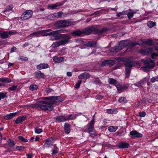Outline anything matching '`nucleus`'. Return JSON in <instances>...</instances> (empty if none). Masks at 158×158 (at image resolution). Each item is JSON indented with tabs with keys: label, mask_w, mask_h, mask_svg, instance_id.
Segmentation results:
<instances>
[{
	"label": "nucleus",
	"mask_w": 158,
	"mask_h": 158,
	"mask_svg": "<svg viewBox=\"0 0 158 158\" xmlns=\"http://www.w3.org/2000/svg\"><path fill=\"white\" fill-rule=\"evenodd\" d=\"M63 32L62 30H58L50 32V36H51L49 40L52 41L58 40L53 43L51 47L53 48L64 46L70 42L71 39L70 35L68 34H62Z\"/></svg>",
	"instance_id": "f257e3e1"
},
{
	"label": "nucleus",
	"mask_w": 158,
	"mask_h": 158,
	"mask_svg": "<svg viewBox=\"0 0 158 158\" xmlns=\"http://www.w3.org/2000/svg\"><path fill=\"white\" fill-rule=\"evenodd\" d=\"M44 99L47 101H40L38 103L39 107L43 110L51 111L53 109V104L63 101V99L60 96H51L45 97Z\"/></svg>",
	"instance_id": "f03ea898"
},
{
	"label": "nucleus",
	"mask_w": 158,
	"mask_h": 158,
	"mask_svg": "<svg viewBox=\"0 0 158 158\" xmlns=\"http://www.w3.org/2000/svg\"><path fill=\"white\" fill-rule=\"evenodd\" d=\"M141 61L143 63L144 65H146L141 67L140 69L144 72L147 71L155 66V63L153 62L154 60H152L150 58H147L146 60L143 59H141Z\"/></svg>",
	"instance_id": "7ed1b4c3"
},
{
	"label": "nucleus",
	"mask_w": 158,
	"mask_h": 158,
	"mask_svg": "<svg viewBox=\"0 0 158 158\" xmlns=\"http://www.w3.org/2000/svg\"><path fill=\"white\" fill-rule=\"evenodd\" d=\"M57 23L61 28L66 27L71 25L70 19L60 20L57 22Z\"/></svg>",
	"instance_id": "20e7f679"
},
{
	"label": "nucleus",
	"mask_w": 158,
	"mask_h": 158,
	"mask_svg": "<svg viewBox=\"0 0 158 158\" xmlns=\"http://www.w3.org/2000/svg\"><path fill=\"white\" fill-rule=\"evenodd\" d=\"M33 14V12L31 10H27L22 15L21 18L23 20H27L30 18Z\"/></svg>",
	"instance_id": "39448f33"
},
{
	"label": "nucleus",
	"mask_w": 158,
	"mask_h": 158,
	"mask_svg": "<svg viewBox=\"0 0 158 158\" xmlns=\"http://www.w3.org/2000/svg\"><path fill=\"white\" fill-rule=\"evenodd\" d=\"M139 62L136 61H131L124 63V65L125 68L127 67L131 69L133 66H135L139 65Z\"/></svg>",
	"instance_id": "423d86ee"
},
{
	"label": "nucleus",
	"mask_w": 158,
	"mask_h": 158,
	"mask_svg": "<svg viewBox=\"0 0 158 158\" xmlns=\"http://www.w3.org/2000/svg\"><path fill=\"white\" fill-rule=\"evenodd\" d=\"M54 139L52 137L48 138L45 140L44 147L46 148H49L53 145Z\"/></svg>",
	"instance_id": "0eeeda50"
},
{
	"label": "nucleus",
	"mask_w": 158,
	"mask_h": 158,
	"mask_svg": "<svg viewBox=\"0 0 158 158\" xmlns=\"http://www.w3.org/2000/svg\"><path fill=\"white\" fill-rule=\"evenodd\" d=\"M95 123L90 122L87 125L85 126L83 128V130L85 132H87L88 131L94 129V125Z\"/></svg>",
	"instance_id": "6e6552de"
},
{
	"label": "nucleus",
	"mask_w": 158,
	"mask_h": 158,
	"mask_svg": "<svg viewBox=\"0 0 158 158\" xmlns=\"http://www.w3.org/2000/svg\"><path fill=\"white\" fill-rule=\"evenodd\" d=\"M153 51V48L152 47H149L148 48L139 50V53L143 55H148L149 53L152 52Z\"/></svg>",
	"instance_id": "1a4fd4ad"
},
{
	"label": "nucleus",
	"mask_w": 158,
	"mask_h": 158,
	"mask_svg": "<svg viewBox=\"0 0 158 158\" xmlns=\"http://www.w3.org/2000/svg\"><path fill=\"white\" fill-rule=\"evenodd\" d=\"M130 135H131L132 138H141L143 137L142 134L139 133L136 130H134L131 131L130 132Z\"/></svg>",
	"instance_id": "9d476101"
},
{
	"label": "nucleus",
	"mask_w": 158,
	"mask_h": 158,
	"mask_svg": "<svg viewBox=\"0 0 158 158\" xmlns=\"http://www.w3.org/2000/svg\"><path fill=\"white\" fill-rule=\"evenodd\" d=\"M81 114L82 113H79L76 114H71L68 115H67L65 116L66 119V121L69 120H73L75 119L76 118V117H77Z\"/></svg>",
	"instance_id": "9b49d317"
},
{
	"label": "nucleus",
	"mask_w": 158,
	"mask_h": 158,
	"mask_svg": "<svg viewBox=\"0 0 158 158\" xmlns=\"http://www.w3.org/2000/svg\"><path fill=\"white\" fill-rule=\"evenodd\" d=\"M84 45L89 47H95L97 45V42L96 41H87L84 43Z\"/></svg>",
	"instance_id": "f8f14e48"
},
{
	"label": "nucleus",
	"mask_w": 158,
	"mask_h": 158,
	"mask_svg": "<svg viewBox=\"0 0 158 158\" xmlns=\"http://www.w3.org/2000/svg\"><path fill=\"white\" fill-rule=\"evenodd\" d=\"M128 42L126 40H122L118 43V46L120 50L123 49L124 48L128 46Z\"/></svg>",
	"instance_id": "ddd939ff"
},
{
	"label": "nucleus",
	"mask_w": 158,
	"mask_h": 158,
	"mask_svg": "<svg viewBox=\"0 0 158 158\" xmlns=\"http://www.w3.org/2000/svg\"><path fill=\"white\" fill-rule=\"evenodd\" d=\"M56 122H63L66 121V116L60 115L55 117L54 118Z\"/></svg>",
	"instance_id": "4468645a"
},
{
	"label": "nucleus",
	"mask_w": 158,
	"mask_h": 158,
	"mask_svg": "<svg viewBox=\"0 0 158 158\" xmlns=\"http://www.w3.org/2000/svg\"><path fill=\"white\" fill-rule=\"evenodd\" d=\"M64 3L62 2H57L52 5H48V8L51 10H53L57 8L58 6H62Z\"/></svg>",
	"instance_id": "2eb2a0df"
},
{
	"label": "nucleus",
	"mask_w": 158,
	"mask_h": 158,
	"mask_svg": "<svg viewBox=\"0 0 158 158\" xmlns=\"http://www.w3.org/2000/svg\"><path fill=\"white\" fill-rule=\"evenodd\" d=\"M117 146L120 148H127L129 147L130 145L128 143L122 142L118 143Z\"/></svg>",
	"instance_id": "dca6fc26"
},
{
	"label": "nucleus",
	"mask_w": 158,
	"mask_h": 158,
	"mask_svg": "<svg viewBox=\"0 0 158 158\" xmlns=\"http://www.w3.org/2000/svg\"><path fill=\"white\" fill-rule=\"evenodd\" d=\"M90 75L86 73H84L79 75L78 76V78L80 79H84L87 80L90 78Z\"/></svg>",
	"instance_id": "f3484780"
},
{
	"label": "nucleus",
	"mask_w": 158,
	"mask_h": 158,
	"mask_svg": "<svg viewBox=\"0 0 158 158\" xmlns=\"http://www.w3.org/2000/svg\"><path fill=\"white\" fill-rule=\"evenodd\" d=\"M64 130L66 134H69L71 131L70 124L68 123H65L64 124Z\"/></svg>",
	"instance_id": "a211bd4d"
},
{
	"label": "nucleus",
	"mask_w": 158,
	"mask_h": 158,
	"mask_svg": "<svg viewBox=\"0 0 158 158\" xmlns=\"http://www.w3.org/2000/svg\"><path fill=\"white\" fill-rule=\"evenodd\" d=\"M64 60V57H58L55 56L53 58V60L55 63H60L63 61Z\"/></svg>",
	"instance_id": "6ab92c4d"
},
{
	"label": "nucleus",
	"mask_w": 158,
	"mask_h": 158,
	"mask_svg": "<svg viewBox=\"0 0 158 158\" xmlns=\"http://www.w3.org/2000/svg\"><path fill=\"white\" fill-rule=\"evenodd\" d=\"M138 11V10H134L131 9L128 10L127 14L128 18L129 19L132 18L133 17L134 15L136 13V11Z\"/></svg>",
	"instance_id": "aec40b11"
},
{
	"label": "nucleus",
	"mask_w": 158,
	"mask_h": 158,
	"mask_svg": "<svg viewBox=\"0 0 158 158\" xmlns=\"http://www.w3.org/2000/svg\"><path fill=\"white\" fill-rule=\"evenodd\" d=\"M48 67L49 65L47 63H40L36 66L37 69L39 70L45 69Z\"/></svg>",
	"instance_id": "412c9836"
},
{
	"label": "nucleus",
	"mask_w": 158,
	"mask_h": 158,
	"mask_svg": "<svg viewBox=\"0 0 158 158\" xmlns=\"http://www.w3.org/2000/svg\"><path fill=\"white\" fill-rule=\"evenodd\" d=\"M114 64V60H106L103 61L102 64V66H105L106 65L110 64L113 65Z\"/></svg>",
	"instance_id": "4be33fe9"
},
{
	"label": "nucleus",
	"mask_w": 158,
	"mask_h": 158,
	"mask_svg": "<svg viewBox=\"0 0 158 158\" xmlns=\"http://www.w3.org/2000/svg\"><path fill=\"white\" fill-rule=\"evenodd\" d=\"M51 29H48L46 30H42L40 31V35H41L42 36H47L48 35L50 36V32H49L51 31Z\"/></svg>",
	"instance_id": "5701e85b"
},
{
	"label": "nucleus",
	"mask_w": 158,
	"mask_h": 158,
	"mask_svg": "<svg viewBox=\"0 0 158 158\" xmlns=\"http://www.w3.org/2000/svg\"><path fill=\"white\" fill-rule=\"evenodd\" d=\"M72 35L73 36H78L84 35L83 30H77L73 31L72 33Z\"/></svg>",
	"instance_id": "b1692460"
},
{
	"label": "nucleus",
	"mask_w": 158,
	"mask_h": 158,
	"mask_svg": "<svg viewBox=\"0 0 158 158\" xmlns=\"http://www.w3.org/2000/svg\"><path fill=\"white\" fill-rule=\"evenodd\" d=\"M17 112L10 113L7 114L4 117V118L6 120L10 119L12 118L17 115Z\"/></svg>",
	"instance_id": "393cba45"
},
{
	"label": "nucleus",
	"mask_w": 158,
	"mask_h": 158,
	"mask_svg": "<svg viewBox=\"0 0 158 158\" xmlns=\"http://www.w3.org/2000/svg\"><path fill=\"white\" fill-rule=\"evenodd\" d=\"M26 118V117L24 116H21L19 117L15 121L16 124H19L24 121Z\"/></svg>",
	"instance_id": "a878e982"
},
{
	"label": "nucleus",
	"mask_w": 158,
	"mask_h": 158,
	"mask_svg": "<svg viewBox=\"0 0 158 158\" xmlns=\"http://www.w3.org/2000/svg\"><path fill=\"white\" fill-rule=\"evenodd\" d=\"M35 77L38 78H42L44 77V73H42L40 71L35 72Z\"/></svg>",
	"instance_id": "bb28decb"
},
{
	"label": "nucleus",
	"mask_w": 158,
	"mask_h": 158,
	"mask_svg": "<svg viewBox=\"0 0 158 158\" xmlns=\"http://www.w3.org/2000/svg\"><path fill=\"white\" fill-rule=\"evenodd\" d=\"M143 42L147 45L151 46L155 44V42L152 40L149 39L144 40Z\"/></svg>",
	"instance_id": "cd10ccee"
},
{
	"label": "nucleus",
	"mask_w": 158,
	"mask_h": 158,
	"mask_svg": "<svg viewBox=\"0 0 158 158\" xmlns=\"http://www.w3.org/2000/svg\"><path fill=\"white\" fill-rule=\"evenodd\" d=\"M91 33H94L96 34H99V30H98L97 27L95 26H92L90 27Z\"/></svg>",
	"instance_id": "c85d7f7f"
},
{
	"label": "nucleus",
	"mask_w": 158,
	"mask_h": 158,
	"mask_svg": "<svg viewBox=\"0 0 158 158\" xmlns=\"http://www.w3.org/2000/svg\"><path fill=\"white\" fill-rule=\"evenodd\" d=\"M82 30L84 35H89L91 33V30L90 27L86 28Z\"/></svg>",
	"instance_id": "c756f323"
},
{
	"label": "nucleus",
	"mask_w": 158,
	"mask_h": 158,
	"mask_svg": "<svg viewBox=\"0 0 158 158\" xmlns=\"http://www.w3.org/2000/svg\"><path fill=\"white\" fill-rule=\"evenodd\" d=\"M0 36L2 39H6L8 38L9 35L8 31H4L2 32H0Z\"/></svg>",
	"instance_id": "7c9ffc66"
},
{
	"label": "nucleus",
	"mask_w": 158,
	"mask_h": 158,
	"mask_svg": "<svg viewBox=\"0 0 158 158\" xmlns=\"http://www.w3.org/2000/svg\"><path fill=\"white\" fill-rule=\"evenodd\" d=\"M11 81V80L8 78L2 77L0 78V82H2L5 83H10Z\"/></svg>",
	"instance_id": "2f4dec72"
},
{
	"label": "nucleus",
	"mask_w": 158,
	"mask_h": 158,
	"mask_svg": "<svg viewBox=\"0 0 158 158\" xmlns=\"http://www.w3.org/2000/svg\"><path fill=\"white\" fill-rule=\"evenodd\" d=\"M8 145L10 148H13L16 144V142H15L13 140L9 139L7 142Z\"/></svg>",
	"instance_id": "473e14b6"
},
{
	"label": "nucleus",
	"mask_w": 158,
	"mask_h": 158,
	"mask_svg": "<svg viewBox=\"0 0 158 158\" xmlns=\"http://www.w3.org/2000/svg\"><path fill=\"white\" fill-rule=\"evenodd\" d=\"M110 50L112 52H118L121 50L118 46H115L110 48Z\"/></svg>",
	"instance_id": "72a5a7b5"
},
{
	"label": "nucleus",
	"mask_w": 158,
	"mask_h": 158,
	"mask_svg": "<svg viewBox=\"0 0 158 158\" xmlns=\"http://www.w3.org/2000/svg\"><path fill=\"white\" fill-rule=\"evenodd\" d=\"M108 82L110 84H113L115 86L118 83L116 80L111 78L108 79Z\"/></svg>",
	"instance_id": "f704fd0d"
},
{
	"label": "nucleus",
	"mask_w": 158,
	"mask_h": 158,
	"mask_svg": "<svg viewBox=\"0 0 158 158\" xmlns=\"http://www.w3.org/2000/svg\"><path fill=\"white\" fill-rule=\"evenodd\" d=\"M106 112L109 114H115L117 113V111L116 109H109L106 110Z\"/></svg>",
	"instance_id": "c9c22d12"
},
{
	"label": "nucleus",
	"mask_w": 158,
	"mask_h": 158,
	"mask_svg": "<svg viewBox=\"0 0 158 158\" xmlns=\"http://www.w3.org/2000/svg\"><path fill=\"white\" fill-rule=\"evenodd\" d=\"M115 86L116 87L119 93H120L123 91V90L122 87V85H120L119 83L116 85Z\"/></svg>",
	"instance_id": "e433bc0d"
},
{
	"label": "nucleus",
	"mask_w": 158,
	"mask_h": 158,
	"mask_svg": "<svg viewBox=\"0 0 158 158\" xmlns=\"http://www.w3.org/2000/svg\"><path fill=\"white\" fill-rule=\"evenodd\" d=\"M110 29L109 28L103 27L99 30V34L102 33H107L109 31Z\"/></svg>",
	"instance_id": "4c0bfd02"
},
{
	"label": "nucleus",
	"mask_w": 158,
	"mask_h": 158,
	"mask_svg": "<svg viewBox=\"0 0 158 158\" xmlns=\"http://www.w3.org/2000/svg\"><path fill=\"white\" fill-rule=\"evenodd\" d=\"M125 77L126 78H128L129 77V75L131 73V69L130 68L126 67L125 68Z\"/></svg>",
	"instance_id": "58836bf2"
},
{
	"label": "nucleus",
	"mask_w": 158,
	"mask_h": 158,
	"mask_svg": "<svg viewBox=\"0 0 158 158\" xmlns=\"http://www.w3.org/2000/svg\"><path fill=\"white\" fill-rule=\"evenodd\" d=\"M93 80L94 81V83L95 84L98 85L101 84V82L98 77H93Z\"/></svg>",
	"instance_id": "ea45409f"
},
{
	"label": "nucleus",
	"mask_w": 158,
	"mask_h": 158,
	"mask_svg": "<svg viewBox=\"0 0 158 158\" xmlns=\"http://www.w3.org/2000/svg\"><path fill=\"white\" fill-rule=\"evenodd\" d=\"M156 23L155 22L153 21H148L147 23L148 26L150 28H152L154 26H156Z\"/></svg>",
	"instance_id": "a19ab883"
},
{
	"label": "nucleus",
	"mask_w": 158,
	"mask_h": 158,
	"mask_svg": "<svg viewBox=\"0 0 158 158\" xmlns=\"http://www.w3.org/2000/svg\"><path fill=\"white\" fill-rule=\"evenodd\" d=\"M144 83V81L143 80H141L139 82H136L134 84V85L138 87L141 86Z\"/></svg>",
	"instance_id": "79ce46f5"
},
{
	"label": "nucleus",
	"mask_w": 158,
	"mask_h": 158,
	"mask_svg": "<svg viewBox=\"0 0 158 158\" xmlns=\"http://www.w3.org/2000/svg\"><path fill=\"white\" fill-rule=\"evenodd\" d=\"M87 132L89 134L90 136L91 137L94 138L96 135V131L94 129L88 131Z\"/></svg>",
	"instance_id": "37998d69"
},
{
	"label": "nucleus",
	"mask_w": 158,
	"mask_h": 158,
	"mask_svg": "<svg viewBox=\"0 0 158 158\" xmlns=\"http://www.w3.org/2000/svg\"><path fill=\"white\" fill-rule=\"evenodd\" d=\"M29 88L31 90H35L38 88L37 85L35 84H32L30 85Z\"/></svg>",
	"instance_id": "c03bdc74"
},
{
	"label": "nucleus",
	"mask_w": 158,
	"mask_h": 158,
	"mask_svg": "<svg viewBox=\"0 0 158 158\" xmlns=\"http://www.w3.org/2000/svg\"><path fill=\"white\" fill-rule=\"evenodd\" d=\"M7 93L3 92L0 93V101L1 99H4L5 97H7L6 96Z\"/></svg>",
	"instance_id": "a18cd8bd"
},
{
	"label": "nucleus",
	"mask_w": 158,
	"mask_h": 158,
	"mask_svg": "<svg viewBox=\"0 0 158 158\" xmlns=\"http://www.w3.org/2000/svg\"><path fill=\"white\" fill-rule=\"evenodd\" d=\"M66 49V48L63 47L59 50V52H60L61 55H65L66 54V52L65 51Z\"/></svg>",
	"instance_id": "49530a36"
},
{
	"label": "nucleus",
	"mask_w": 158,
	"mask_h": 158,
	"mask_svg": "<svg viewBox=\"0 0 158 158\" xmlns=\"http://www.w3.org/2000/svg\"><path fill=\"white\" fill-rule=\"evenodd\" d=\"M55 14H51L48 15L47 16V19H48L51 20H53L54 19L55 16Z\"/></svg>",
	"instance_id": "de8ad7c7"
},
{
	"label": "nucleus",
	"mask_w": 158,
	"mask_h": 158,
	"mask_svg": "<svg viewBox=\"0 0 158 158\" xmlns=\"http://www.w3.org/2000/svg\"><path fill=\"white\" fill-rule=\"evenodd\" d=\"M55 17L58 18L61 17L63 13L62 11H60L56 13H55Z\"/></svg>",
	"instance_id": "09e8293b"
},
{
	"label": "nucleus",
	"mask_w": 158,
	"mask_h": 158,
	"mask_svg": "<svg viewBox=\"0 0 158 158\" xmlns=\"http://www.w3.org/2000/svg\"><path fill=\"white\" fill-rule=\"evenodd\" d=\"M18 138L23 142H27L28 141L27 139L23 137L22 136H19L18 137Z\"/></svg>",
	"instance_id": "8fccbe9b"
},
{
	"label": "nucleus",
	"mask_w": 158,
	"mask_h": 158,
	"mask_svg": "<svg viewBox=\"0 0 158 158\" xmlns=\"http://www.w3.org/2000/svg\"><path fill=\"white\" fill-rule=\"evenodd\" d=\"M43 131V130L41 128H35V132L36 133L40 134Z\"/></svg>",
	"instance_id": "3c124183"
},
{
	"label": "nucleus",
	"mask_w": 158,
	"mask_h": 158,
	"mask_svg": "<svg viewBox=\"0 0 158 158\" xmlns=\"http://www.w3.org/2000/svg\"><path fill=\"white\" fill-rule=\"evenodd\" d=\"M116 129L113 126H110L108 127V130L111 132H114Z\"/></svg>",
	"instance_id": "603ef678"
},
{
	"label": "nucleus",
	"mask_w": 158,
	"mask_h": 158,
	"mask_svg": "<svg viewBox=\"0 0 158 158\" xmlns=\"http://www.w3.org/2000/svg\"><path fill=\"white\" fill-rule=\"evenodd\" d=\"M151 81L152 83L156 81H158V77L155 76L152 77L151 79Z\"/></svg>",
	"instance_id": "864d4df0"
},
{
	"label": "nucleus",
	"mask_w": 158,
	"mask_h": 158,
	"mask_svg": "<svg viewBox=\"0 0 158 158\" xmlns=\"http://www.w3.org/2000/svg\"><path fill=\"white\" fill-rule=\"evenodd\" d=\"M13 8L12 5H9L8 6L5 10V11H10Z\"/></svg>",
	"instance_id": "5fc2aeb1"
},
{
	"label": "nucleus",
	"mask_w": 158,
	"mask_h": 158,
	"mask_svg": "<svg viewBox=\"0 0 158 158\" xmlns=\"http://www.w3.org/2000/svg\"><path fill=\"white\" fill-rule=\"evenodd\" d=\"M139 116L140 117H144L146 115V113L144 111H142V112H139Z\"/></svg>",
	"instance_id": "6e6d98bb"
},
{
	"label": "nucleus",
	"mask_w": 158,
	"mask_h": 158,
	"mask_svg": "<svg viewBox=\"0 0 158 158\" xmlns=\"http://www.w3.org/2000/svg\"><path fill=\"white\" fill-rule=\"evenodd\" d=\"M18 87L17 85H13L12 87L9 88V90L11 91H14Z\"/></svg>",
	"instance_id": "4d7b16f0"
},
{
	"label": "nucleus",
	"mask_w": 158,
	"mask_h": 158,
	"mask_svg": "<svg viewBox=\"0 0 158 158\" xmlns=\"http://www.w3.org/2000/svg\"><path fill=\"white\" fill-rule=\"evenodd\" d=\"M33 35H34V36H36L37 37H40V31L33 32Z\"/></svg>",
	"instance_id": "13d9d810"
},
{
	"label": "nucleus",
	"mask_w": 158,
	"mask_h": 158,
	"mask_svg": "<svg viewBox=\"0 0 158 158\" xmlns=\"http://www.w3.org/2000/svg\"><path fill=\"white\" fill-rule=\"evenodd\" d=\"M117 60L119 62H125L126 61V58L125 57H119Z\"/></svg>",
	"instance_id": "bf43d9fd"
},
{
	"label": "nucleus",
	"mask_w": 158,
	"mask_h": 158,
	"mask_svg": "<svg viewBox=\"0 0 158 158\" xmlns=\"http://www.w3.org/2000/svg\"><path fill=\"white\" fill-rule=\"evenodd\" d=\"M16 149L19 151H23L25 147L22 146H17L16 147Z\"/></svg>",
	"instance_id": "052dcab7"
},
{
	"label": "nucleus",
	"mask_w": 158,
	"mask_h": 158,
	"mask_svg": "<svg viewBox=\"0 0 158 158\" xmlns=\"http://www.w3.org/2000/svg\"><path fill=\"white\" fill-rule=\"evenodd\" d=\"M19 60H20L22 61H27L28 60L27 57L25 56H19Z\"/></svg>",
	"instance_id": "680f3d73"
},
{
	"label": "nucleus",
	"mask_w": 158,
	"mask_h": 158,
	"mask_svg": "<svg viewBox=\"0 0 158 158\" xmlns=\"http://www.w3.org/2000/svg\"><path fill=\"white\" fill-rule=\"evenodd\" d=\"M81 82L82 81H79L75 85V88L76 89L79 88L80 87V84Z\"/></svg>",
	"instance_id": "e2e57ef3"
},
{
	"label": "nucleus",
	"mask_w": 158,
	"mask_h": 158,
	"mask_svg": "<svg viewBox=\"0 0 158 158\" xmlns=\"http://www.w3.org/2000/svg\"><path fill=\"white\" fill-rule=\"evenodd\" d=\"M128 45L131 47H133L135 46V43L134 42H131L130 43H128Z\"/></svg>",
	"instance_id": "0e129e2a"
},
{
	"label": "nucleus",
	"mask_w": 158,
	"mask_h": 158,
	"mask_svg": "<svg viewBox=\"0 0 158 158\" xmlns=\"http://www.w3.org/2000/svg\"><path fill=\"white\" fill-rule=\"evenodd\" d=\"M158 56V54L157 53H152L151 54V57L152 59H154L155 56Z\"/></svg>",
	"instance_id": "69168bd1"
},
{
	"label": "nucleus",
	"mask_w": 158,
	"mask_h": 158,
	"mask_svg": "<svg viewBox=\"0 0 158 158\" xmlns=\"http://www.w3.org/2000/svg\"><path fill=\"white\" fill-rule=\"evenodd\" d=\"M125 99V98L124 97H121L119 98L118 99V101L120 103H121L124 101V99Z\"/></svg>",
	"instance_id": "338daca9"
},
{
	"label": "nucleus",
	"mask_w": 158,
	"mask_h": 158,
	"mask_svg": "<svg viewBox=\"0 0 158 158\" xmlns=\"http://www.w3.org/2000/svg\"><path fill=\"white\" fill-rule=\"evenodd\" d=\"M103 98V96H102V95H98L96 96L95 97L97 99L99 100L102 99Z\"/></svg>",
	"instance_id": "774afa93"
}]
</instances>
